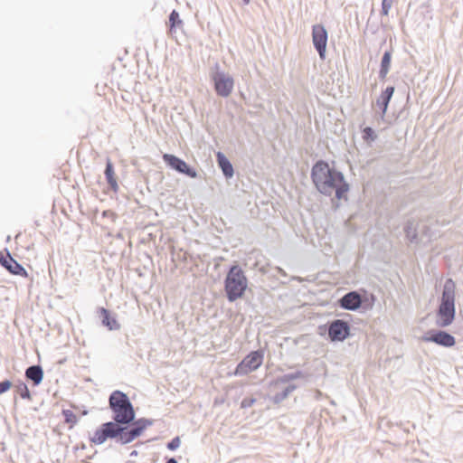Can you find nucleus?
<instances>
[{
    "instance_id": "bb28decb",
    "label": "nucleus",
    "mask_w": 463,
    "mask_h": 463,
    "mask_svg": "<svg viewBox=\"0 0 463 463\" xmlns=\"http://www.w3.org/2000/svg\"><path fill=\"white\" fill-rule=\"evenodd\" d=\"M180 446V439L178 437L173 439L171 442L167 444V448L170 450H175Z\"/></svg>"
},
{
    "instance_id": "9d476101",
    "label": "nucleus",
    "mask_w": 463,
    "mask_h": 463,
    "mask_svg": "<svg viewBox=\"0 0 463 463\" xmlns=\"http://www.w3.org/2000/svg\"><path fill=\"white\" fill-rule=\"evenodd\" d=\"M163 159L168 166L176 170L177 172L186 175L192 178L196 177V171L188 166V165L184 160L178 158L177 156L171 154H164Z\"/></svg>"
},
{
    "instance_id": "4be33fe9",
    "label": "nucleus",
    "mask_w": 463,
    "mask_h": 463,
    "mask_svg": "<svg viewBox=\"0 0 463 463\" xmlns=\"http://www.w3.org/2000/svg\"><path fill=\"white\" fill-rule=\"evenodd\" d=\"M183 25V21L180 18L179 13L173 10L169 15V30L173 33L176 28Z\"/></svg>"
},
{
    "instance_id": "f257e3e1",
    "label": "nucleus",
    "mask_w": 463,
    "mask_h": 463,
    "mask_svg": "<svg viewBox=\"0 0 463 463\" xmlns=\"http://www.w3.org/2000/svg\"><path fill=\"white\" fill-rule=\"evenodd\" d=\"M311 177L317 189L326 195L335 191L337 199L346 198L349 190L342 173L332 169L325 161H318L312 168Z\"/></svg>"
},
{
    "instance_id": "423d86ee",
    "label": "nucleus",
    "mask_w": 463,
    "mask_h": 463,
    "mask_svg": "<svg viewBox=\"0 0 463 463\" xmlns=\"http://www.w3.org/2000/svg\"><path fill=\"white\" fill-rule=\"evenodd\" d=\"M212 80L218 96L227 98L232 94L234 80L231 75L223 71H216L212 75Z\"/></svg>"
},
{
    "instance_id": "412c9836",
    "label": "nucleus",
    "mask_w": 463,
    "mask_h": 463,
    "mask_svg": "<svg viewBox=\"0 0 463 463\" xmlns=\"http://www.w3.org/2000/svg\"><path fill=\"white\" fill-rule=\"evenodd\" d=\"M391 59H392V54L390 52H386L383 56L382 62H381V70H380V77L382 79H384L389 72V69H390V65H391Z\"/></svg>"
},
{
    "instance_id": "f3484780",
    "label": "nucleus",
    "mask_w": 463,
    "mask_h": 463,
    "mask_svg": "<svg viewBox=\"0 0 463 463\" xmlns=\"http://www.w3.org/2000/svg\"><path fill=\"white\" fill-rule=\"evenodd\" d=\"M216 156L218 165L222 168L223 175L227 178H231L233 175V167L231 162L228 160V158H226V156L222 152H218Z\"/></svg>"
},
{
    "instance_id": "7c9ffc66",
    "label": "nucleus",
    "mask_w": 463,
    "mask_h": 463,
    "mask_svg": "<svg viewBox=\"0 0 463 463\" xmlns=\"http://www.w3.org/2000/svg\"><path fill=\"white\" fill-rule=\"evenodd\" d=\"M245 4H249L250 0H242Z\"/></svg>"
},
{
    "instance_id": "4468645a",
    "label": "nucleus",
    "mask_w": 463,
    "mask_h": 463,
    "mask_svg": "<svg viewBox=\"0 0 463 463\" xmlns=\"http://www.w3.org/2000/svg\"><path fill=\"white\" fill-rule=\"evenodd\" d=\"M362 303L361 296L355 292H349L340 299V306L348 310L357 309Z\"/></svg>"
},
{
    "instance_id": "aec40b11",
    "label": "nucleus",
    "mask_w": 463,
    "mask_h": 463,
    "mask_svg": "<svg viewBox=\"0 0 463 463\" xmlns=\"http://www.w3.org/2000/svg\"><path fill=\"white\" fill-rule=\"evenodd\" d=\"M61 414L64 418V423L70 430L73 429L79 421V416L70 409H63Z\"/></svg>"
},
{
    "instance_id": "f8f14e48",
    "label": "nucleus",
    "mask_w": 463,
    "mask_h": 463,
    "mask_svg": "<svg viewBox=\"0 0 463 463\" xmlns=\"http://www.w3.org/2000/svg\"><path fill=\"white\" fill-rule=\"evenodd\" d=\"M0 263L14 275H18L24 278L28 277V273L25 269L22 267L15 260H14L9 253H0Z\"/></svg>"
},
{
    "instance_id": "0eeeda50",
    "label": "nucleus",
    "mask_w": 463,
    "mask_h": 463,
    "mask_svg": "<svg viewBox=\"0 0 463 463\" xmlns=\"http://www.w3.org/2000/svg\"><path fill=\"white\" fill-rule=\"evenodd\" d=\"M121 430L117 422H107L96 430L90 437V441L94 444L99 445L104 443L109 438H117L118 431Z\"/></svg>"
},
{
    "instance_id": "9b49d317",
    "label": "nucleus",
    "mask_w": 463,
    "mask_h": 463,
    "mask_svg": "<svg viewBox=\"0 0 463 463\" xmlns=\"http://www.w3.org/2000/svg\"><path fill=\"white\" fill-rule=\"evenodd\" d=\"M349 326L343 320L334 321L328 329V335L332 341H344L349 335Z\"/></svg>"
},
{
    "instance_id": "7ed1b4c3",
    "label": "nucleus",
    "mask_w": 463,
    "mask_h": 463,
    "mask_svg": "<svg viewBox=\"0 0 463 463\" xmlns=\"http://www.w3.org/2000/svg\"><path fill=\"white\" fill-rule=\"evenodd\" d=\"M455 284L448 279L444 285L441 303L438 310L437 325L441 327L449 326L455 317Z\"/></svg>"
},
{
    "instance_id": "a211bd4d",
    "label": "nucleus",
    "mask_w": 463,
    "mask_h": 463,
    "mask_svg": "<svg viewBox=\"0 0 463 463\" xmlns=\"http://www.w3.org/2000/svg\"><path fill=\"white\" fill-rule=\"evenodd\" d=\"M25 376L38 385L43 381V372L40 366L33 365L26 369Z\"/></svg>"
},
{
    "instance_id": "b1692460",
    "label": "nucleus",
    "mask_w": 463,
    "mask_h": 463,
    "mask_svg": "<svg viewBox=\"0 0 463 463\" xmlns=\"http://www.w3.org/2000/svg\"><path fill=\"white\" fill-rule=\"evenodd\" d=\"M363 138L365 141H372L375 138L374 131L373 128L367 127L363 130Z\"/></svg>"
},
{
    "instance_id": "39448f33",
    "label": "nucleus",
    "mask_w": 463,
    "mask_h": 463,
    "mask_svg": "<svg viewBox=\"0 0 463 463\" xmlns=\"http://www.w3.org/2000/svg\"><path fill=\"white\" fill-rule=\"evenodd\" d=\"M264 355L261 351H253L246 355L237 365L234 371L235 375H246L257 370L263 363Z\"/></svg>"
},
{
    "instance_id": "2eb2a0df",
    "label": "nucleus",
    "mask_w": 463,
    "mask_h": 463,
    "mask_svg": "<svg viewBox=\"0 0 463 463\" xmlns=\"http://www.w3.org/2000/svg\"><path fill=\"white\" fill-rule=\"evenodd\" d=\"M98 313L101 318V323L109 330H118L120 328L119 323L114 317H111L110 312L105 307H99Z\"/></svg>"
},
{
    "instance_id": "dca6fc26",
    "label": "nucleus",
    "mask_w": 463,
    "mask_h": 463,
    "mask_svg": "<svg viewBox=\"0 0 463 463\" xmlns=\"http://www.w3.org/2000/svg\"><path fill=\"white\" fill-rule=\"evenodd\" d=\"M393 87H387L376 100V106L381 109L383 115L386 113L388 104L393 95Z\"/></svg>"
},
{
    "instance_id": "ddd939ff",
    "label": "nucleus",
    "mask_w": 463,
    "mask_h": 463,
    "mask_svg": "<svg viewBox=\"0 0 463 463\" xmlns=\"http://www.w3.org/2000/svg\"><path fill=\"white\" fill-rule=\"evenodd\" d=\"M422 341L433 342L446 347L453 346L456 343L454 336L444 331H439L431 334L430 335H425L422 337Z\"/></svg>"
},
{
    "instance_id": "c756f323",
    "label": "nucleus",
    "mask_w": 463,
    "mask_h": 463,
    "mask_svg": "<svg viewBox=\"0 0 463 463\" xmlns=\"http://www.w3.org/2000/svg\"><path fill=\"white\" fill-rule=\"evenodd\" d=\"M87 413H88V411H81V413H80V415H83V416H84V415H86Z\"/></svg>"
},
{
    "instance_id": "6ab92c4d",
    "label": "nucleus",
    "mask_w": 463,
    "mask_h": 463,
    "mask_svg": "<svg viewBox=\"0 0 463 463\" xmlns=\"http://www.w3.org/2000/svg\"><path fill=\"white\" fill-rule=\"evenodd\" d=\"M106 179L109 184V186L117 191L118 188L116 175L114 172L113 165L109 159L107 160L106 169H105Z\"/></svg>"
},
{
    "instance_id": "c85d7f7f",
    "label": "nucleus",
    "mask_w": 463,
    "mask_h": 463,
    "mask_svg": "<svg viewBox=\"0 0 463 463\" xmlns=\"http://www.w3.org/2000/svg\"><path fill=\"white\" fill-rule=\"evenodd\" d=\"M166 463H177V461L175 458H170Z\"/></svg>"
},
{
    "instance_id": "5701e85b",
    "label": "nucleus",
    "mask_w": 463,
    "mask_h": 463,
    "mask_svg": "<svg viewBox=\"0 0 463 463\" xmlns=\"http://www.w3.org/2000/svg\"><path fill=\"white\" fill-rule=\"evenodd\" d=\"M16 392L20 395V397L23 399H30L31 398L30 391L28 389L27 385L23 382H21L19 384L16 385Z\"/></svg>"
},
{
    "instance_id": "20e7f679",
    "label": "nucleus",
    "mask_w": 463,
    "mask_h": 463,
    "mask_svg": "<svg viewBox=\"0 0 463 463\" xmlns=\"http://www.w3.org/2000/svg\"><path fill=\"white\" fill-rule=\"evenodd\" d=\"M109 407L113 412V419L117 423L128 424L134 420L135 411L128 396L120 392L115 391L109 397Z\"/></svg>"
},
{
    "instance_id": "cd10ccee",
    "label": "nucleus",
    "mask_w": 463,
    "mask_h": 463,
    "mask_svg": "<svg viewBox=\"0 0 463 463\" xmlns=\"http://www.w3.org/2000/svg\"><path fill=\"white\" fill-rule=\"evenodd\" d=\"M256 400L254 398H245L242 402H241V407L242 408H248V407H251L254 403H255Z\"/></svg>"
},
{
    "instance_id": "f03ea898",
    "label": "nucleus",
    "mask_w": 463,
    "mask_h": 463,
    "mask_svg": "<svg viewBox=\"0 0 463 463\" xmlns=\"http://www.w3.org/2000/svg\"><path fill=\"white\" fill-rule=\"evenodd\" d=\"M247 288L248 279L241 268L238 265L232 266L224 281V289L228 300L233 302L241 298Z\"/></svg>"
},
{
    "instance_id": "1a4fd4ad",
    "label": "nucleus",
    "mask_w": 463,
    "mask_h": 463,
    "mask_svg": "<svg viewBox=\"0 0 463 463\" xmlns=\"http://www.w3.org/2000/svg\"><path fill=\"white\" fill-rule=\"evenodd\" d=\"M312 41L315 48L322 60L326 57L327 44V32L321 24H316L312 28Z\"/></svg>"
},
{
    "instance_id": "a878e982",
    "label": "nucleus",
    "mask_w": 463,
    "mask_h": 463,
    "mask_svg": "<svg viewBox=\"0 0 463 463\" xmlns=\"http://www.w3.org/2000/svg\"><path fill=\"white\" fill-rule=\"evenodd\" d=\"M12 387V383L9 380L0 383V394L7 392Z\"/></svg>"
},
{
    "instance_id": "6e6552de",
    "label": "nucleus",
    "mask_w": 463,
    "mask_h": 463,
    "mask_svg": "<svg viewBox=\"0 0 463 463\" xmlns=\"http://www.w3.org/2000/svg\"><path fill=\"white\" fill-rule=\"evenodd\" d=\"M148 423L146 421L137 420L129 430L121 427V430L118 431L117 436L118 441L121 444H127L133 441L143 433Z\"/></svg>"
},
{
    "instance_id": "393cba45",
    "label": "nucleus",
    "mask_w": 463,
    "mask_h": 463,
    "mask_svg": "<svg viewBox=\"0 0 463 463\" xmlns=\"http://www.w3.org/2000/svg\"><path fill=\"white\" fill-rule=\"evenodd\" d=\"M394 0H383L382 3V13L384 15L389 14V11L393 4Z\"/></svg>"
}]
</instances>
